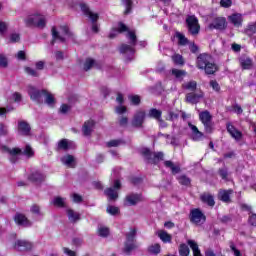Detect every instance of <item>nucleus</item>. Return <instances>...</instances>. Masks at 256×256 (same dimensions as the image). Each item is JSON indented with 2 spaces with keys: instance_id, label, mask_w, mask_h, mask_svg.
Instances as JSON below:
<instances>
[{
  "instance_id": "nucleus-48",
  "label": "nucleus",
  "mask_w": 256,
  "mask_h": 256,
  "mask_svg": "<svg viewBox=\"0 0 256 256\" xmlns=\"http://www.w3.org/2000/svg\"><path fill=\"white\" fill-rule=\"evenodd\" d=\"M246 35H248L249 37H253V35H255L256 33V24H250L247 26L246 30H245Z\"/></svg>"
},
{
  "instance_id": "nucleus-38",
  "label": "nucleus",
  "mask_w": 256,
  "mask_h": 256,
  "mask_svg": "<svg viewBox=\"0 0 256 256\" xmlns=\"http://www.w3.org/2000/svg\"><path fill=\"white\" fill-rule=\"evenodd\" d=\"M60 33H62V35H66L69 39L75 41V34H73L71 30H69V26H60Z\"/></svg>"
},
{
  "instance_id": "nucleus-64",
  "label": "nucleus",
  "mask_w": 256,
  "mask_h": 256,
  "mask_svg": "<svg viewBox=\"0 0 256 256\" xmlns=\"http://www.w3.org/2000/svg\"><path fill=\"white\" fill-rule=\"evenodd\" d=\"M249 223L250 225H252L253 227H256V214H253L249 217Z\"/></svg>"
},
{
  "instance_id": "nucleus-27",
  "label": "nucleus",
  "mask_w": 256,
  "mask_h": 256,
  "mask_svg": "<svg viewBox=\"0 0 256 256\" xmlns=\"http://www.w3.org/2000/svg\"><path fill=\"white\" fill-rule=\"evenodd\" d=\"M66 213L70 223H77V221H81V214L79 212L73 209H68Z\"/></svg>"
},
{
  "instance_id": "nucleus-21",
  "label": "nucleus",
  "mask_w": 256,
  "mask_h": 256,
  "mask_svg": "<svg viewBox=\"0 0 256 256\" xmlns=\"http://www.w3.org/2000/svg\"><path fill=\"white\" fill-rule=\"evenodd\" d=\"M227 131L231 135V137L236 141H241V139H243V133H241V131L235 128L233 124H227Z\"/></svg>"
},
{
  "instance_id": "nucleus-4",
  "label": "nucleus",
  "mask_w": 256,
  "mask_h": 256,
  "mask_svg": "<svg viewBox=\"0 0 256 256\" xmlns=\"http://www.w3.org/2000/svg\"><path fill=\"white\" fill-rule=\"evenodd\" d=\"M24 22L26 27H38V29H44L45 25H47L45 16L41 14H31L24 19Z\"/></svg>"
},
{
  "instance_id": "nucleus-6",
  "label": "nucleus",
  "mask_w": 256,
  "mask_h": 256,
  "mask_svg": "<svg viewBox=\"0 0 256 256\" xmlns=\"http://www.w3.org/2000/svg\"><path fill=\"white\" fill-rule=\"evenodd\" d=\"M141 154L144 157L146 163H150L152 165L159 163V161H163L164 157L163 152H151L149 148H143L141 150Z\"/></svg>"
},
{
  "instance_id": "nucleus-17",
  "label": "nucleus",
  "mask_w": 256,
  "mask_h": 256,
  "mask_svg": "<svg viewBox=\"0 0 256 256\" xmlns=\"http://www.w3.org/2000/svg\"><path fill=\"white\" fill-rule=\"evenodd\" d=\"M95 129V121L94 120H87L84 122L82 126V133L84 137H90L91 133Z\"/></svg>"
},
{
  "instance_id": "nucleus-56",
  "label": "nucleus",
  "mask_w": 256,
  "mask_h": 256,
  "mask_svg": "<svg viewBox=\"0 0 256 256\" xmlns=\"http://www.w3.org/2000/svg\"><path fill=\"white\" fill-rule=\"evenodd\" d=\"M118 123L120 127H127V125L129 124V118H127L126 116H121L118 119Z\"/></svg>"
},
{
  "instance_id": "nucleus-15",
  "label": "nucleus",
  "mask_w": 256,
  "mask_h": 256,
  "mask_svg": "<svg viewBox=\"0 0 256 256\" xmlns=\"http://www.w3.org/2000/svg\"><path fill=\"white\" fill-rule=\"evenodd\" d=\"M18 133L24 137L31 135V125L25 120L18 121Z\"/></svg>"
},
{
  "instance_id": "nucleus-3",
  "label": "nucleus",
  "mask_w": 256,
  "mask_h": 256,
  "mask_svg": "<svg viewBox=\"0 0 256 256\" xmlns=\"http://www.w3.org/2000/svg\"><path fill=\"white\" fill-rule=\"evenodd\" d=\"M137 237V229L131 228L128 233H126V241L124 243V248L122 249L125 255H131L132 251L137 249V241L135 240Z\"/></svg>"
},
{
  "instance_id": "nucleus-39",
  "label": "nucleus",
  "mask_w": 256,
  "mask_h": 256,
  "mask_svg": "<svg viewBox=\"0 0 256 256\" xmlns=\"http://www.w3.org/2000/svg\"><path fill=\"white\" fill-rule=\"evenodd\" d=\"M158 237L161 239V241H163V243H171V239H172L171 234L167 233L164 230H161L158 233Z\"/></svg>"
},
{
  "instance_id": "nucleus-51",
  "label": "nucleus",
  "mask_w": 256,
  "mask_h": 256,
  "mask_svg": "<svg viewBox=\"0 0 256 256\" xmlns=\"http://www.w3.org/2000/svg\"><path fill=\"white\" fill-rule=\"evenodd\" d=\"M128 99L132 105H139L141 103V97L139 95H130Z\"/></svg>"
},
{
  "instance_id": "nucleus-42",
  "label": "nucleus",
  "mask_w": 256,
  "mask_h": 256,
  "mask_svg": "<svg viewBox=\"0 0 256 256\" xmlns=\"http://www.w3.org/2000/svg\"><path fill=\"white\" fill-rule=\"evenodd\" d=\"M178 251H179L180 256H189L190 250H189V246H187V244H181L179 246Z\"/></svg>"
},
{
  "instance_id": "nucleus-26",
  "label": "nucleus",
  "mask_w": 256,
  "mask_h": 256,
  "mask_svg": "<svg viewBox=\"0 0 256 256\" xmlns=\"http://www.w3.org/2000/svg\"><path fill=\"white\" fill-rule=\"evenodd\" d=\"M125 31H129L127 25L123 24V22L118 23V28L111 31L109 34L110 39H115L118 33H125Z\"/></svg>"
},
{
  "instance_id": "nucleus-55",
  "label": "nucleus",
  "mask_w": 256,
  "mask_h": 256,
  "mask_svg": "<svg viewBox=\"0 0 256 256\" xmlns=\"http://www.w3.org/2000/svg\"><path fill=\"white\" fill-rule=\"evenodd\" d=\"M25 72L27 75H31V77H39V72L31 67H26Z\"/></svg>"
},
{
  "instance_id": "nucleus-31",
  "label": "nucleus",
  "mask_w": 256,
  "mask_h": 256,
  "mask_svg": "<svg viewBox=\"0 0 256 256\" xmlns=\"http://www.w3.org/2000/svg\"><path fill=\"white\" fill-rule=\"evenodd\" d=\"M52 41L51 45H55V41H60V43H65V37L61 36V33L57 31V28L52 27Z\"/></svg>"
},
{
  "instance_id": "nucleus-45",
  "label": "nucleus",
  "mask_w": 256,
  "mask_h": 256,
  "mask_svg": "<svg viewBox=\"0 0 256 256\" xmlns=\"http://www.w3.org/2000/svg\"><path fill=\"white\" fill-rule=\"evenodd\" d=\"M149 253H151L152 255H159V253H161V245L159 244H154L151 245L148 248Z\"/></svg>"
},
{
  "instance_id": "nucleus-37",
  "label": "nucleus",
  "mask_w": 256,
  "mask_h": 256,
  "mask_svg": "<svg viewBox=\"0 0 256 256\" xmlns=\"http://www.w3.org/2000/svg\"><path fill=\"white\" fill-rule=\"evenodd\" d=\"M162 115L163 112L161 110H157L156 108H151L148 113V116H150L152 119H156V121L160 120Z\"/></svg>"
},
{
  "instance_id": "nucleus-49",
  "label": "nucleus",
  "mask_w": 256,
  "mask_h": 256,
  "mask_svg": "<svg viewBox=\"0 0 256 256\" xmlns=\"http://www.w3.org/2000/svg\"><path fill=\"white\" fill-rule=\"evenodd\" d=\"M178 181L180 183V185H191V179H189V177H187L186 175H181L178 177Z\"/></svg>"
},
{
  "instance_id": "nucleus-54",
  "label": "nucleus",
  "mask_w": 256,
  "mask_h": 256,
  "mask_svg": "<svg viewBox=\"0 0 256 256\" xmlns=\"http://www.w3.org/2000/svg\"><path fill=\"white\" fill-rule=\"evenodd\" d=\"M98 234L100 235V237H107L109 235V228L105 226H100L98 228Z\"/></svg>"
},
{
  "instance_id": "nucleus-8",
  "label": "nucleus",
  "mask_w": 256,
  "mask_h": 256,
  "mask_svg": "<svg viewBox=\"0 0 256 256\" xmlns=\"http://www.w3.org/2000/svg\"><path fill=\"white\" fill-rule=\"evenodd\" d=\"M80 7L84 15H86V17H89V19L92 21V31L94 33H99V26L97 25V19H99V14L93 13L89 9V6H87L86 4H80Z\"/></svg>"
},
{
  "instance_id": "nucleus-30",
  "label": "nucleus",
  "mask_w": 256,
  "mask_h": 256,
  "mask_svg": "<svg viewBox=\"0 0 256 256\" xmlns=\"http://www.w3.org/2000/svg\"><path fill=\"white\" fill-rule=\"evenodd\" d=\"M58 150L69 151V149H73V142L67 139H62L58 142Z\"/></svg>"
},
{
  "instance_id": "nucleus-41",
  "label": "nucleus",
  "mask_w": 256,
  "mask_h": 256,
  "mask_svg": "<svg viewBox=\"0 0 256 256\" xmlns=\"http://www.w3.org/2000/svg\"><path fill=\"white\" fill-rule=\"evenodd\" d=\"M172 75L176 77V79H183L185 75H187V72L185 70H179V69H172Z\"/></svg>"
},
{
  "instance_id": "nucleus-25",
  "label": "nucleus",
  "mask_w": 256,
  "mask_h": 256,
  "mask_svg": "<svg viewBox=\"0 0 256 256\" xmlns=\"http://www.w3.org/2000/svg\"><path fill=\"white\" fill-rule=\"evenodd\" d=\"M15 223L21 225L22 227H31V222L23 214H16L14 217Z\"/></svg>"
},
{
  "instance_id": "nucleus-57",
  "label": "nucleus",
  "mask_w": 256,
  "mask_h": 256,
  "mask_svg": "<svg viewBox=\"0 0 256 256\" xmlns=\"http://www.w3.org/2000/svg\"><path fill=\"white\" fill-rule=\"evenodd\" d=\"M121 144H123V140H111L107 142V147H119Z\"/></svg>"
},
{
  "instance_id": "nucleus-44",
  "label": "nucleus",
  "mask_w": 256,
  "mask_h": 256,
  "mask_svg": "<svg viewBox=\"0 0 256 256\" xmlns=\"http://www.w3.org/2000/svg\"><path fill=\"white\" fill-rule=\"evenodd\" d=\"M182 87L183 89H187L188 91H195V89H197V82L190 81V82L184 83Z\"/></svg>"
},
{
  "instance_id": "nucleus-29",
  "label": "nucleus",
  "mask_w": 256,
  "mask_h": 256,
  "mask_svg": "<svg viewBox=\"0 0 256 256\" xmlns=\"http://www.w3.org/2000/svg\"><path fill=\"white\" fill-rule=\"evenodd\" d=\"M201 202L206 203L209 207H215V198L209 193H203L200 196Z\"/></svg>"
},
{
  "instance_id": "nucleus-12",
  "label": "nucleus",
  "mask_w": 256,
  "mask_h": 256,
  "mask_svg": "<svg viewBox=\"0 0 256 256\" xmlns=\"http://www.w3.org/2000/svg\"><path fill=\"white\" fill-rule=\"evenodd\" d=\"M190 221L194 223V225H203V223L207 221V217L200 209L196 208L192 209L190 212Z\"/></svg>"
},
{
  "instance_id": "nucleus-19",
  "label": "nucleus",
  "mask_w": 256,
  "mask_h": 256,
  "mask_svg": "<svg viewBox=\"0 0 256 256\" xmlns=\"http://www.w3.org/2000/svg\"><path fill=\"white\" fill-rule=\"evenodd\" d=\"M228 21L234 27H242L243 25V15L241 13H234L228 16Z\"/></svg>"
},
{
  "instance_id": "nucleus-20",
  "label": "nucleus",
  "mask_w": 256,
  "mask_h": 256,
  "mask_svg": "<svg viewBox=\"0 0 256 256\" xmlns=\"http://www.w3.org/2000/svg\"><path fill=\"white\" fill-rule=\"evenodd\" d=\"M231 195H233V189H221L218 192V199H220V201H223V203H231Z\"/></svg>"
},
{
  "instance_id": "nucleus-1",
  "label": "nucleus",
  "mask_w": 256,
  "mask_h": 256,
  "mask_svg": "<svg viewBox=\"0 0 256 256\" xmlns=\"http://www.w3.org/2000/svg\"><path fill=\"white\" fill-rule=\"evenodd\" d=\"M196 67L204 69L207 75H213L217 71V65L213 62V57L207 53H202L197 57Z\"/></svg>"
},
{
  "instance_id": "nucleus-13",
  "label": "nucleus",
  "mask_w": 256,
  "mask_h": 256,
  "mask_svg": "<svg viewBox=\"0 0 256 256\" xmlns=\"http://www.w3.org/2000/svg\"><path fill=\"white\" fill-rule=\"evenodd\" d=\"M28 94L32 101H35L36 103H43V90L40 91L34 86H28Z\"/></svg>"
},
{
  "instance_id": "nucleus-22",
  "label": "nucleus",
  "mask_w": 256,
  "mask_h": 256,
  "mask_svg": "<svg viewBox=\"0 0 256 256\" xmlns=\"http://www.w3.org/2000/svg\"><path fill=\"white\" fill-rule=\"evenodd\" d=\"M28 179L32 181V183H43V181H45V174L41 171H34L28 176Z\"/></svg>"
},
{
  "instance_id": "nucleus-16",
  "label": "nucleus",
  "mask_w": 256,
  "mask_h": 256,
  "mask_svg": "<svg viewBox=\"0 0 256 256\" xmlns=\"http://www.w3.org/2000/svg\"><path fill=\"white\" fill-rule=\"evenodd\" d=\"M15 249H17V251H31V249H33V243L27 240H17Z\"/></svg>"
},
{
  "instance_id": "nucleus-32",
  "label": "nucleus",
  "mask_w": 256,
  "mask_h": 256,
  "mask_svg": "<svg viewBox=\"0 0 256 256\" xmlns=\"http://www.w3.org/2000/svg\"><path fill=\"white\" fill-rule=\"evenodd\" d=\"M61 162L67 167H75V157L71 154H67L61 158Z\"/></svg>"
},
{
  "instance_id": "nucleus-14",
  "label": "nucleus",
  "mask_w": 256,
  "mask_h": 256,
  "mask_svg": "<svg viewBox=\"0 0 256 256\" xmlns=\"http://www.w3.org/2000/svg\"><path fill=\"white\" fill-rule=\"evenodd\" d=\"M209 29H217L219 31L227 29V19L225 17L214 18L213 22L209 25Z\"/></svg>"
},
{
  "instance_id": "nucleus-63",
  "label": "nucleus",
  "mask_w": 256,
  "mask_h": 256,
  "mask_svg": "<svg viewBox=\"0 0 256 256\" xmlns=\"http://www.w3.org/2000/svg\"><path fill=\"white\" fill-rule=\"evenodd\" d=\"M232 3L233 2L231 0H221L220 1L221 7H225V9H228V7H231Z\"/></svg>"
},
{
  "instance_id": "nucleus-36",
  "label": "nucleus",
  "mask_w": 256,
  "mask_h": 256,
  "mask_svg": "<svg viewBox=\"0 0 256 256\" xmlns=\"http://www.w3.org/2000/svg\"><path fill=\"white\" fill-rule=\"evenodd\" d=\"M165 167L170 169L172 171L173 175H177L181 171V168L177 165H175L172 161L167 160L164 162Z\"/></svg>"
},
{
  "instance_id": "nucleus-5",
  "label": "nucleus",
  "mask_w": 256,
  "mask_h": 256,
  "mask_svg": "<svg viewBox=\"0 0 256 256\" xmlns=\"http://www.w3.org/2000/svg\"><path fill=\"white\" fill-rule=\"evenodd\" d=\"M141 154L144 157L146 163H150L152 165L159 163V161H163L164 157L163 152H151L149 148H143L141 150Z\"/></svg>"
},
{
  "instance_id": "nucleus-52",
  "label": "nucleus",
  "mask_w": 256,
  "mask_h": 256,
  "mask_svg": "<svg viewBox=\"0 0 256 256\" xmlns=\"http://www.w3.org/2000/svg\"><path fill=\"white\" fill-rule=\"evenodd\" d=\"M9 65V61L7 60V56L5 54H0V67L3 69L7 68Z\"/></svg>"
},
{
  "instance_id": "nucleus-11",
  "label": "nucleus",
  "mask_w": 256,
  "mask_h": 256,
  "mask_svg": "<svg viewBox=\"0 0 256 256\" xmlns=\"http://www.w3.org/2000/svg\"><path fill=\"white\" fill-rule=\"evenodd\" d=\"M199 119L204 125V129L207 133H213V116L209 111H203L199 114Z\"/></svg>"
},
{
  "instance_id": "nucleus-2",
  "label": "nucleus",
  "mask_w": 256,
  "mask_h": 256,
  "mask_svg": "<svg viewBox=\"0 0 256 256\" xmlns=\"http://www.w3.org/2000/svg\"><path fill=\"white\" fill-rule=\"evenodd\" d=\"M3 150L9 153V160L11 163H17L19 159V155H26L27 157H33V148L31 146L26 145L24 150L20 148H7L6 146L3 147Z\"/></svg>"
},
{
  "instance_id": "nucleus-9",
  "label": "nucleus",
  "mask_w": 256,
  "mask_h": 256,
  "mask_svg": "<svg viewBox=\"0 0 256 256\" xmlns=\"http://www.w3.org/2000/svg\"><path fill=\"white\" fill-rule=\"evenodd\" d=\"M186 25L188 27V32L193 37H197L199 35V31H201V26L199 25V19L195 16H188L186 18Z\"/></svg>"
},
{
  "instance_id": "nucleus-58",
  "label": "nucleus",
  "mask_w": 256,
  "mask_h": 256,
  "mask_svg": "<svg viewBox=\"0 0 256 256\" xmlns=\"http://www.w3.org/2000/svg\"><path fill=\"white\" fill-rule=\"evenodd\" d=\"M107 213H109L110 215H117V213H119V208L115 207V206H108L106 209Z\"/></svg>"
},
{
  "instance_id": "nucleus-53",
  "label": "nucleus",
  "mask_w": 256,
  "mask_h": 256,
  "mask_svg": "<svg viewBox=\"0 0 256 256\" xmlns=\"http://www.w3.org/2000/svg\"><path fill=\"white\" fill-rule=\"evenodd\" d=\"M93 65H95V60L88 58L86 59L85 63H84V71H89Z\"/></svg>"
},
{
  "instance_id": "nucleus-50",
  "label": "nucleus",
  "mask_w": 256,
  "mask_h": 256,
  "mask_svg": "<svg viewBox=\"0 0 256 256\" xmlns=\"http://www.w3.org/2000/svg\"><path fill=\"white\" fill-rule=\"evenodd\" d=\"M123 5L126 7L125 15H129L131 13V7H133V1L131 0H122Z\"/></svg>"
},
{
  "instance_id": "nucleus-62",
  "label": "nucleus",
  "mask_w": 256,
  "mask_h": 256,
  "mask_svg": "<svg viewBox=\"0 0 256 256\" xmlns=\"http://www.w3.org/2000/svg\"><path fill=\"white\" fill-rule=\"evenodd\" d=\"M21 39V37L19 36V34L17 33H13L10 35V41L11 43H18V41Z\"/></svg>"
},
{
  "instance_id": "nucleus-35",
  "label": "nucleus",
  "mask_w": 256,
  "mask_h": 256,
  "mask_svg": "<svg viewBox=\"0 0 256 256\" xmlns=\"http://www.w3.org/2000/svg\"><path fill=\"white\" fill-rule=\"evenodd\" d=\"M188 245L193 251V256H203L201 255V250H199V245L195 240H188Z\"/></svg>"
},
{
  "instance_id": "nucleus-33",
  "label": "nucleus",
  "mask_w": 256,
  "mask_h": 256,
  "mask_svg": "<svg viewBox=\"0 0 256 256\" xmlns=\"http://www.w3.org/2000/svg\"><path fill=\"white\" fill-rule=\"evenodd\" d=\"M239 61L242 69H251L253 67V60L247 56H242Z\"/></svg>"
},
{
  "instance_id": "nucleus-23",
  "label": "nucleus",
  "mask_w": 256,
  "mask_h": 256,
  "mask_svg": "<svg viewBox=\"0 0 256 256\" xmlns=\"http://www.w3.org/2000/svg\"><path fill=\"white\" fill-rule=\"evenodd\" d=\"M141 201V194H129L125 198V205H137Z\"/></svg>"
},
{
  "instance_id": "nucleus-47",
  "label": "nucleus",
  "mask_w": 256,
  "mask_h": 256,
  "mask_svg": "<svg viewBox=\"0 0 256 256\" xmlns=\"http://www.w3.org/2000/svg\"><path fill=\"white\" fill-rule=\"evenodd\" d=\"M218 175L223 179V181H228L229 180V171L227 168H220L218 170Z\"/></svg>"
},
{
  "instance_id": "nucleus-28",
  "label": "nucleus",
  "mask_w": 256,
  "mask_h": 256,
  "mask_svg": "<svg viewBox=\"0 0 256 256\" xmlns=\"http://www.w3.org/2000/svg\"><path fill=\"white\" fill-rule=\"evenodd\" d=\"M189 128L192 131V139L193 141H201V139L203 138V133L201 131H199V128H197V126L189 123Z\"/></svg>"
},
{
  "instance_id": "nucleus-59",
  "label": "nucleus",
  "mask_w": 256,
  "mask_h": 256,
  "mask_svg": "<svg viewBox=\"0 0 256 256\" xmlns=\"http://www.w3.org/2000/svg\"><path fill=\"white\" fill-rule=\"evenodd\" d=\"M7 23L0 21V35H5V33L7 32Z\"/></svg>"
},
{
  "instance_id": "nucleus-43",
  "label": "nucleus",
  "mask_w": 256,
  "mask_h": 256,
  "mask_svg": "<svg viewBox=\"0 0 256 256\" xmlns=\"http://www.w3.org/2000/svg\"><path fill=\"white\" fill-rule=\"evenodd\" d=\"M52 203L55 207H65V198L57 196L53 199Z\"/></svg>"
},
{
  "instance_id": "nucleus-10",
  "label": "nucleus",
  "mask_w": 256,
  "mask_h": 256,
  "mask_svg": "<svg viewBox=\"0 0 256 256\" xmlns=\"http://www.w3.org/2000/svg\"><path fill=\"white\" fill-rule=\"evenodd\" d=\"M121 189V182L119 180L114 181L113 187L106 188L104 195L108 198V201H117L119 199V190Z\"/></svg>"
},
{
  "instance_id": "nucleus-18",
  "label": "nucleus",
  "mask_w": 256,
  "mask_h": 256,
  "mask_svg": "<svg viewBox=\"0 0 256 256\" xmlns=\"http://www.w3.org/2000/svg\"><path fill=\"white\" fill-rule=\"evenodd\" d=\"M201 99H203V92H200V93L191 92L186 94V102L191 103V105H197V103H199Z\"/></svg>"
},
{
  "instance_id": "nucleus-34",
  "label": "nucleus",
  "mask_w": 256,
  "mask_h": 256,
  "mask_svg": "<svg viewBox=\"0 0 256 256\" xmlns=\"http://www.w3.org/2000/svg\"><path fill=\"white\" fill-rule=\"evenodd\" d=\"M43 97H45V103L49 105V107H53L55 105V97L53 94L47 92V90H43Z\"/></svg>"
},
{
  "instance_id": "nucleus-61",
  "label": "nucleus",
  "mask_w": 256,
  "mask_h": 256,
  "mask_svg": "<svg viewBox=\"0 0 256 256\" xmlns=\"http://www.w3.org/2000/svg\"><path fill=\"white\" fill-rule=\"evenodd\" d=\"M230 249L231 251H233L234 256H241V251H239L237 247H235V243L230 242Z\"/></svg>"
},
{
  "instance_id": "nucleus-40",
  "label": "nucleus",
  "mask_w": 256,
  "mask_h": 256,
  "mask_svg": "<svg viewBox=\"0 0 256 256\" xmlns=\"http://www.w3.org/2000/svg\"><path fill=\"white\" fill-rule=\"evenodd\" d=\"M172 61L173 63H175V65H181V66L185 65V59L181 54H174L172 56Z\"/></svg>"
},
{
  "instance_id": "nucleus-46",
  "label": "nucleus",
  "mask_w": 256,
  "mask_h": 256,
  "mask_svg": "<svg viewBox=\"0 0 256 256\" xmlns=\"http://www.w3.org/2000/svg\"><path fill=\"white\" fill-rule=\"evenodd\" d=\"M175 37L178 38V43L180 45H187V43H189V39H187V37H185L182 33L180 32H176Z\"/></svg>"
},
{
  "instance_id": "nucleus-7",
  "label": "nucleus",
  "mask_w": 256,
  "mask_h": 256,
  "mask_svg": "<svg viewBox=\"0 0 256 256\" xmlns=\"http://www.w3.org/2000/svg\"><path fill=\"white\" fill-rule=\"evenodd\" d=\"M127 38L130 41V45L122 44L120 47V53H123L124 55H133L135 53V45H137V35H135V32L133 31H127Z\"/></svg>"
},
{
  "instance_id": "nucleus-24",
  "label": "nucleus",
  "mask_w": 256,
  "mask_h": 256,
  "mask_svg": "<svg viewBox=\"0 0 256 256\" xmlns=\"http://www.w3.org/2000/svg\"><path fill=\"white\" fill-rule=\"evenodd\" d=\"M143 121H145V112L139 111L134 115L132 126L141 127V125H143Z\"/></svg>"
},
{
  "instance_id": "nucleus-60",
  "label": "nucleus",
  "mask_w": 256,
  "mask_h": 256,
  "mask_svg": "<svg viewBox=\"0 0 256 256\" xmlns=\"http://www.w3.org/2000/svg\"><path fill=\"white\" fill-rule=\"evenodd\" d=\"M72 199H73L74 203H82L83 202V196H81L77 193L72 194Z\"/></svg>"
}]
</instances>
